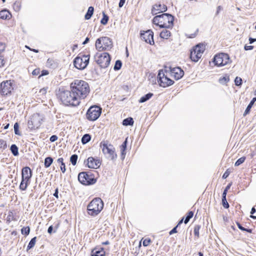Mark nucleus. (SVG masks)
I'll return each mask as SVG.
<instances>
[{
	"label": "nucleus",
	"mask_w": 256,
	"mask_h": 256,
	"mask_svg": "<svg viewBox=\"0 0 256 256\" xmlns=\"http://www.w3.org/2000/svg\"><path fill=\"white\" fill-rule=\"evenodd\" d=\"M70 87L74 94L80 98V100L84 99L90 92L88 84L82 80H74L71 83Z\"/></svg>",
	"instance_id": "f257e3e1"
},
{
	"label": "nucleus",
	"mask_w": 256,
	"mask_h": 256,
	"mask_svg": "<svg viewBox=\"0 0 256 256\" xmlns=\"http://www.w3.org/2000/svg\"><path fill=\"white\" fill-rule=\"evenodd\" d=\"M58 96L62 102L66 106H76L80 103V98H78L71 90L70 91L60 90Z\"/></svg>",
	"instance_id": "f03ea898"
},
{
	"label": "nucleus",
	"mask_w": 256,
	"mask_h": 256,
	"mask_svg": "<svg viewBox=\"0 0 256 256\" xmlns=\"http://www.w3.org/2000/svg\"><path fill=\"white\" fill-rule=\"evenodd\" d=\"M104 208V203L101 198H98L94 199L87 206L88 214L95 216L98 214Z\"/></svg>",
	"instance_id": "7ed1b4c3"
},
{
	"label": "nucleus",
	"mask_w": 256,
	"mask_h": 256,
	"mask_svg": "<svg viewBox=\"0 0 256 256\" xmlns=\"http://www.w3.org/2000/svg\"><path fill=\"white\" fill-rule=\"evenodd\" d=\"M112 47V42L110 38L104 36L98 38L96 42V48L99 52L108 50Z\"/></svg>",
	"instance_id": "20e7f679"
},
{
	"label": "nucleus",
	"mask_w": 256,
	"mask_h": 256,
	"mask_svg": "<svg viewBox=\"0 0 256 256\" xmlns=\"http://www.w3.org/2000/svg\"><path fill=\"white\" fill-rule=\"evenodd\" d=\"M205 50V46L198 44L193 47L190 51V58L192 61L197 62L201 58Z\"/></svg>",
	"instance_id": "39448f33"
},
{
	"label": "nucleus",
	"mask_w": 256,
	"mask_h": 256,
	"mask_svg": "<svg viewBox=\"0 0 256 256\" xmlns=\"http://www.w3.org/2000/svg\"><path fill=\"white\" fill-rule=\"evenodd\" d=\"M168 70H161L158 76V82L160 86L166 88L172 85L174 82L168 76Z\"/></svg>",
	"instance_id": "423d86ee"
},
{
	"label": "nucleus",
	"mask_w": 256,
	"mask_h": 256,
	"mask_svg": "<svg viewBox=\"0 0 256 256\" xmlns=\"http://www.w3.org/2000/svg\"><path fill=\"white\" fill-rule=\"evenodd\" d=\"M94 60L102 68H107L110 62V58L108 52H104L102 54L97 53L94 56Z\"/></svg>",
	"instance_id": "0eeeda50"
},
{
	"label": "nucleus",
	"mask_w": 256,
	"mask_h": 256,
	"mask_svg": "<svg viewBox=\"0 0 256 256\" xmlns=\"http://www.w3.org/2000/svg\"><path fill=\"white\" fill-rule=\"evenodd\" d=\"M102 113V108L97 106H91L88 110L86 117L89 120H96Z\"/></svg>",
	"instance_id": "6e6552de"
},
{
	"label": "nucleus",
	"mask_w": 256,
	"mask_h": 256,
	"mask_svg": "<svg viewBox=\"0 0 256 256\" xmlns=\"http://www.w3.org/2000/svg\"><path fill=\"white\" fill-rule=\"evenodd\" d=\"M100 148L103 153L108 158L112 160L116 158V154L115 153L114 148L112 145L108 144L105 142H103L100 143Z\"/></svg>",
	"instance_id": "1a4fd4ad"
},
{
	"label": "nucleus",
	"mask_w": 256,
	"mask_h": 256,
	"mask_svg": "<svg viewBox=\"0 0 256 256\" xmlns=\"http://www.w3.org/2000/svg\"><path fill=\"white\" fill-rule=\"evenodd\" d=\"M43 120V116L39 114H34L28 121V126L30 130H36L38 128Z\"/></svg>",
	"instance_id": "9d476101"
},
{
	"label": "nucleus",
	"mask_w": 256,
	"mask_h": 256,
	"mask_svg": "<svg viewBox=\"0 0 256 256\" xmlns=\"http://www.w3.org/2000/svg\"><path fill=\"white\" fill-rule=\"evenodd\" d=\"M89 60V55H82V56H78L74 60V64L76 68L84 70L88 66Z\"/></svg>",
	"instance_id": "9b49d317"
},
{
	"label": "nucleus",
	"mask_w": 256,
	"mask_h": 256,
	"mask_svg": "<svg viewBox=\"0 0 256 256\" xmlns=\"http://www.w3.org/2000/svg\"><path fill=\"white\" fill-rule=\"evenodd\" d=\"M174 17L168 14H161L160 28H172L174 25Z\"/></svg>",
	"instance_id": "f8f14e48"
},
{
	"label": "nucleus",
	"mask_w": 256,
	"mask_h": 256,
	"mask_svg": "<svg viewBox=\"0 0 256 256\" xmlns=\"http://www.w3.org/2000/svg\"><path fill=\"white\" fill-rule=\"evenodd\" d=\"M214 62L218 66H225L230 62L229 56L224 53L216 54L214 58Z\"/></svg>",
	"instance_id": "ddd939ff"
},
{
	"label": "nucleus",
	"mask_w": 256,
	"mask_h": 256,
	"mask_svg": "<svg viewBox=\"0 0 256 256\" xmlns=\"http://www.w3.org/2000/svg\"><path fill=\"white\" fill-rule=\"evenodd\" d=\"M13 80L4 81L0 84V92L2 95L6 96L10 94L14 90Z\"/></svg>",
	"instance_id": "4468645a"
},
{
	"label": "nucleus",
	"mask_w": 256,
	"mask_h": 256,
	"mask_svg": "<svg viewBox=\"0 0 256 256\" xmlns=\"http://www.w3.org/2000/svg\"><path fill=\"white\" fill-rule=\"evenodd\" d=\"M78 180L79 182L84 185L94 184L96 180L94 178H90L86 172H82L78 174Z\"/></svg>",
	"instance_id": "2eb2a0df"
},
{
	"label": "nucleus",
	"mask_w": 256,
	"mask_h": 256,
	"mask_svg": "<svg viewBox=\"0 0 256 256\" xmlns=\"http://www.w3.org/2000/svg\"><path fill=\"white\" fill-rule=\"evenodd\" d=\"M169 69L170 76L176 80L181 78L184 74V71L179 67H170Z\"/></svg>",
	"instance_id": "dca6fc26"
},
{
	"label": "nucleus",
	"mask_w": 256,
	"mask_h": 256,
	"mask_svg": "<svg viewBox=\"0 0 256 256\" xmlns=\"http://www.w3.org/2000/svg\"><path fill=\"white\" fill-rule=\"evenodd\" d=\"M140 35L142 39L144 40L146 43L150 44L151 45L154 44V33L152 30H148L143 33L141 32Z\"/></svg>",
	"instance_id": "f3484780"
},
{
	"label": "nucleus",
	"mask_w": 256,
	"mask_h": 256,
	"mask_svg": "<svg viewBox=\"0 0 256 256\" xmlns=\"http://www.w3.org/2000/svg\"><path fill=\"white\" fill-rule=\"evenodd\" d=\"M167 10V7L164 4H155L152 9V13L153 15L164 12Z\"/></svg>",
	"instance_id": "a211bd4d"
},
{
	"label": "nucleus",
	"mask_w": 256,
	"mask_h": 256,
	"mask_svg": "<svg viewBox=\"0 0 256 256\" xmlns=\"http://www.w3.org/2000/svg\"><path fill=\"white\" fill-rule=\"evenodd\" d=\"M22 180L30 182L32 176V172L30 168L28 166H26L22 169Z\"/></svg>",
	"instance_id": "6ab92c4d"
},
{
	"label": "nucleus",
	"mask_w": 256,
	"mask_h": 256,
	"mask_svg": "<svg viewBox=\"0 0 256 256\" xmlns=\"http://www.w3.org/2000/svg\"><path fill=\"white\" fill-rule=\"evenodd\" d=\"M100 160L92 157H90L87 160V165L89 168L96 169L100 166Z\"/></svg>",
	"instance_id": "aec40b11"
},
{
	"label": "nucleus",
	"mask_w": 256,
	"mask_h": 256,
	"mask_svg": "<svg viewBox=\"0 0 256 256\" xmlns=\"http://www.w3.org/2000/svg\"><path fill=\"white\" fill-rule=\"evenodd\" d=\"M105 252L102 248L101 250H93L92 251L91 256H104Z\"/></svg>",
	"instance_id": "412c9836"
},
{
	"label": "nucleus",
	"mask_w": 256,
	"mask_h": 256,
	"mask_svg": "<svg viewBox=\"0 0 256 256\" xmlns=\"http://www.w3.org/2000/svg\"><path fill=\"white\" fill-rule=\"evenodd\" d=\"M256 101V97L252 99V100L250 101V102L248 105V106L247 108H246V109L244 113V116H246L247 114H248L250 112L252 107V106L253 104H254V103Z\"/></svg>",
	"instance_id": "4be33fe9"
},
{
	"label": "nucleus",
	"mask_w": 256,
	"mask_h": 256,
	"mask_svg": "<svg viewBox=\"0 0 256 256\" xmlns=\"http://www.w3.org/2000/svg\"><path fill=\"white\" fill-rule=\"evenodd\" d=\"M10 13L6 10H2L0 12V18L6 20L10 18Z\"/></svg>",
	"instance_id": "5701e85b"
},
{
	"label": "nucleus",
	"mask_w": 256,
	"mask_h": 256,
	"mask_svg": "<svg viewBox=\"0 0 256 256\" xmlns=\"http://www.w3.org/2000/svg\"><path fill=\"white\" fill-rule=\"evenodd\" d=\"M170 36V32L166 29L163 30L160 33V36L164 39H168Z\"/></svg>",
	"instance_id": "b1692460"
},
{
	"label": "nucleus",
	"mask_w": 256,
	"mask_h": 256,
	"mask_svg": "<svg viewBox=\"0 0 256 256\" xmlns=\"http://www.w3.org/2000/svg\"><path fill=\"white\" fill-rule=\"evenodd\" d=\"M153 96V94L152 93H148L146 94V95L142 96L138 100L139 102L140 103H143L144 102H146V101L150 100L152 96Z\"/></svg>",
	"instance_id": "393cba45"
},
{
	"label": "nucleus",
	"mask_w": 256,
	"mask_h": 256,
	"mask_svg": "<svg viewBox=\"0 0 256 256\" xmlns=\"http://www.w3.org/2000/svg\"><path fill=\"white\" fill-rule=\"evenodd\" d=\"M94 12V8L92 6H90L88 8V12L85 15V18L86 20H89L92 16Z\"/></svg>",
	"instance_id": "a878e982"
},
{
	"label": "nucleus",
	"mask_w": 256,
	"mask_h": 256,
	"mask_svg": "<svg viewBox=\"0 0 256 256\" xmlns=\"http://www.w3.org/2000/svg\"><path fill=\"white\" fill-rule=\"evenodd\" d=\"M127 145V138L126 139L124 142L122 143L121 146V151H122V158L124 159L126 155V149Z\"/></svg>",
	"instance_id": "bb28decb"
},
{
	"label": "nucleus",
	"mask_w": 256,
	"mask_h": 256,
	"mask_svg": "<svg viewBox=\"0 0 256 256\" xmlns=\"http://www.w3.org/2000/svg\"><path fill=\"white\" fill-rule=\"evenodd\" d=\"M134 121L132 118H125L122 121V124L124 126H132L134 124Z\"/></svg>",
	"instance_id": "cd10ccee"
},
{
	"label": "nucleus",
	"mask_w": 256,
	"mask_h": 256,
	"mask_svg": "<svg viewBox=\"0 0 256 256\" xmlns=\"http://www.w3.org/2000/svg\"><path fill=\"white\" fill-rule=\"evenodd\" d=\"M30 182L28 181H26L24 180H22L21 182L20 185V188L22 190H25L28 185L30 184Z\"/></svg>",
	"instance_id": "c85d7f7f"
},
{
	"label": "nucleus",
	"mask_w": 256,
	"mask_h": 256,
	"mask_svg": "<svg viewBox=\"0 0 256 256\" xmlns=\"http://www.w3.org/2000/svg\"><path fill=\"white\" fill-rule=\"evenodd\" d=\"M91 140V136L89 134H84L82 138V142L83 144H86L88 142Z\"/></svg>",
	"instance_id": "c756f323"
},
{
	"label": "nucleus",
	"mask_w": 256,
	"mask_h": 256,
	"mask_svg": "<svg viewBox=\"0 0 256 256\" xmlns=\"http://www.w3.org/2000/svg\"><path fill=\"white\" fill-rule=\"evenodd\" d=\"M10 150L14 156H17L18 154V148L16 144H12L10 146Z\"/></svg>",
	"instance_id": "7c9ffc66"
},
{
	"label": "nucleus",
	"mask_w": 256,
	"mask_h": 256,
	"mask_svg": "<svg viewBox=\"0 0 256 256\" xmlns=\"http://www.w3.org/2000/svg\"><path fill=\"white\" fill-rule=\"evenodd\" d=\"M161 20V14L154 16L153 18L152 22L154 24L160 27Z\"/></svg>",
	"instance_id": "2f4dec72"
},
{
	"label": "nucleus",
	"mask_w": 256,
	"mask_h": 256,
	"mask_svg": "<svg viewBox=\"0 0 256 256\" xmlns=\"http://www.w3.org/2000/svg\"><path fill=\"white\" fill-rule=\"evenodd\" d=\"M36 237H34L31 239L28 246L27 250H29L31 249L34 246L36 242Z\"/></svg>",
	"instance_id": "473e14b6"
},
{
	"label": "nucleus",
	"mask_w": 256,
	"mask_h": 256,
	"mask_svg": "<svg viewBox=\"0 0 256 256\" xmlns=\"http://www.w3.org/2000/svg\"><path fill=\"white\" fill-rule=\"evenodd\" d=\"M53 160L51 157H47L44 160V166L48 168L52 164Z\"/></svg>",
	"instance_id": "72a5a7b5"
},
{
	"label": "nucleus",
	"mask_w": 256,
	"mask_h": 256,
	"mask_svg": "<svg viewBox=\"0 0 256 256\" xmlns=\"http://www.w3.org/2000/svg\"><path fill=\"white\" fill-rule=\"evenodd\" d=\"M230 80L229 76H225L219 79V82L221 84H226Z\"/></svg>",
	"instance_id": "f704fd0d"
},
{
	"label": "nucleus",
	"mask_w": 256,
	"mask_h": 256,
	"mask_svg": "<svg viewBox=\"0 0 256 256\" xmlns=\"http://www.w3.org/2000/svg\"><path fill=\"white\" fill-rule=\"evenodd\" d=\"M122 66V62L120 60H117L116 62L114 69L115 70H118L120 69Z\"/></svg>",
	"instance_id": "c9c22d12"
},
{
	"label": "nucleus",
	"mask_w": 256,
	"mask_h": 256,
	"mask_svg": "<svg viewBox=\"0 0 256 256\" xmlns=\"http://www.w3.org/2000/svg\"><path fill=\"white\" fill-rule=\"evenodd\" d=\"M103 18L100 20L102 24L105 25L108 23V16L105 14L104 12H102Z\"/></svg>",
	"instance_id": "e433bc0d"
},
{
	"label": "nucleus",
	"mask_w": 256,
	"mask_h": 256,
	"mask_svg": "<svg viewBox=\"0 0 256 256\" xmlns=\"http://www.w3.org/2000/svg\"><path fill=\"white\" fill-rule=\"evenodd\" d=\"M78 156L76 154H72L70 158V162L72 165L74 166L76 164L78 160Z\"/></svg>",
	"instance_id": "4c0bfd02"
},
{
	"label": "nucleus",
	"mask_w": 256,
	"mask_h": 256,
	"mask_svg": "<svg viewBox=\"0 0 256 256\" xmlns=\"http://www.w3.org/2000/svg\"><path fill=\"white\" fill-rule=\"evenodd\" d=\"M194 216V212L192 211L190 212H189L188 214H187V216L184 220V224H187L193 216Z\"/></svg>",
	"instance_id": "58836bf2"
},
{
	"label": "nucleus",
	"mask_w": 256,
	"mask_h": 256,
	"mask_svg": "<svg viewBox=\"0 0 256 256\" xmlns=\"http://www.w3.org/2000/svg\"><path fill=\"white\" fill-rule=\"evenodd\" d=\"M30 228L27 227H24L21 230V232L22 234H25L26 236L30 234Z\"/></svg>",
	"instance_id": "ea45409f"
},
{
	"label": "nucleus",
	"mask_w": 256,
	"mask_h": 256,
	"mask_svg": "<svg viewBox=\"0 0 256 256\" xmlns=\"http://www.w3.org/2000/svg\"><path fill=\"white\" fill-rule=\"evenodd\" d=\"M200 225H196L194 228V234L198 238L199 237V230H200Z\"/></svg>",
	"instance_id": "a19ab883"
},
{
	"label": "nucleus",
	"mask_w": 256,
	"mask_h": 256,
	"mask_svg": "<svg viewBox=\"0 0 256 256\" xmlns=\"http://www.w3.org/2000/svg\"><path fill=\"white\" fill-rule=\"evenodd\" d=\"M246 160V158L243 156V157H242L240 158H238L236 162H235V166H240V164H242L244 160Z\"/></svg>",
	"instance_id": "79ce46f5"
},
{
	"label": "nucleus",
	"mask_w": 256,
	"mask_h": 256,
	"mask_svg": "<svg viewBox=\"0 0 256 256\" xmlns=\"http://www.w3.org/2000/svg\"><path fill=\"white\" fill-rule=\"evenodd\" d=\"M14 131L15 134L16 135L20 136V132L18 130L19 126H18V123L16 122L14 124Z\"/></svg>",
	"instance_id": "37998d69"
},
{
	"label": "nucleus",
	"mask_w": 256,
	"mask_h": 256,
	"mask_svg": "<svg viewBox=\"0 0 256 256\" xmlns=\"http://www.w3.org/2000/svg\"><path fill=\"white\" fill-rule=\"evenodd\" d=\"M235 84L237 86H240L242 84V80L240 78L236 76L234 80Z\"/></svg>",
	"instance_id": "c03bdc74"
},
{
	"label": "nucleus",
	"mask_w": 256,
	"mask_h": 256,
	"mask_svg": "<svg viewBox=\"0 0 256 256\" xmlns=\"http://www.w3.org/2000/svg\"><path fill=\"white\" fill-rule=\"evenodd\" d=\"M13 7L16 11H18L20 8V4L19 2H16L14 4Z\"/></svg>",
	"instance_id": "a18cd8bd"
},
{
	"label": "nucleus",
	"mask_w": 256,
	"mask_h": 256,
	"mask_svg": "<svg viewBox=\"0 0 256 256\" xmlns=\"http://www.w3.org/2000/svg\"><path fill=\"white\" fill-rule=\"evenodd\" d=\"M222 204L223 206L226 208H229V204L226 201V198H222Z\"/></svg>",
	"instance_id": "49530a36"
},
{
	"label": "nucleus",
	"mask_w": 256,
	"mask_h": 256,
	"mask_svg": "<svg viewBox=\"0 0 256 256\" xmlns=\"http://www.w3.org/2000/svg\"><path fill=\"white\" fill-rule=\"evenodd\" d=\"M237 224H238V228L241 230H242V231H246V232H252V230L250 229H248V228H244L243 226H241V224L239 223H237Z\"/></svg>",
	"instance_id": "de8ad7c7"
},
{
	"label": "nucleus",
	"mask_w": 256,
	"mask_h": 256,
	"mask_svg": "<svg viewBox=\"0 0 256 256\" xmlns=\"http://www.w3.org/2000/svg\"><path fill=\"white\" fill-rule=\"evenodd\" d=\"M6 147V142L2 139H0V148H5Z\"/></svg>",
	"instance_id": "09e8293b"
},
{
	"label": "nucleus",
	"mask_w": 256,
	"mask_h": 256,
	"mask_svg": "<svg viewBox=\"0 0 256 256\" xmlns=\"http://www.w3.org/2000/svg\"><path fill=\"white\" fill-rule=\"evenodd\" d=\"M150 239H145L144 240L143 242H142V244L144 246H148L150 242Z\"/></svg>",
	"instance_id": "8fccbe9b"
},
{
	"label": "nucleus",
	"mask_w": 256,
	"mask_h": 256,
	"mask_svg": "<svg viewBox=\"0 0 256 256\" xmlns=\"http://www.w3.org/2000/svg\"><path fill=\"white\" fill-rule=\"evenodd\" d=\"M6 48V44L0 42V53L3 52Z\"/></svg>",
	"instance_id": "3c124183"
},
{
	"label": "nucleus",
	"mask_w": 256,
	"mask_h": 256,
	"mask_svg": "<svg viewBox=\"0 0 256 256\" xmlns=\"http://www.w3.org/2000/svg\"><path fill=\"white\" fill-rule=\"evenodd\" d=\"M58 140V136L56 135H52L50 137V140L52 142H54Z\"/></svg>",
	"instance_id": "603ef678"
},
{
	"label": "nucleus",
	"mask_w": 256,
	"mask_h": 256,
	"mask_svg": "<svg viewBox=\"0 0 256 256\" xmlns=\"http://www.w3.org/2000/svg\"><path fill=\"white\" fill-rule=\"evenodd\" d=\"M4 64V60L2 56H0V67L3 66Z\"/></svg>",
	"instance_id": "864d4df0"
},
{
	"label": "nucleus",
	"mask_w": 256,
	"mask_h": 256,
	"mask_svg": "<svg viewBox=\"0 0 256 256\" xmlns=\"http://www.w3.org/2000/svg\"><path fill=\"white\" fill-rule=\"evenodd\" d=\"M60 168L62 172L63 173L65 172L66 169V166H65V164L64 162L62 163V164H60Z\"/></svg>",
	"instance_id": "5fc2aeb1"
},
{
	"label": "nucleus",
	"mask_w": 256,
	"mask_h": 256,
	"mask_svg": "<svg viewBox=\"0 0 256 256\" xmlns=\"http://www.w3.org/2000/svg\"><path fill=\"white\" fill-rule=\"evenodd\" d=\"M230 174V172H228V170H226L222 178L224 179H226V178H227L228 177V176H229Z\"/></svg>",
	"instance_id": "6e6d98bb"
},
{
	"label": "nucleus",
	"mask_w": 256,
	"mask_h": 256,
	"mask_svg": "<svg viewBox=\"0 0 256 256\" xmlns=\"http://www.w3.org/2000/svg\"><path fill=\"white\" fill-rule=\"evenodd\" d=\"M253 48H254V46H246V45L244 46V49L246 50H252Z\"/></svg>",
	"instance_id": "4d7b16f0"
},
{
	"label": "nucleus",
	"mask_w": 256,
	"mask_h": 256,
	"mask_svg": "<svg viewBox=\"0 0 256 256\" xmlns=\"http://www.w3.org/2000/svg\"><path fill=\"white\" fill-rule=\"evenodd\" d=\"M178 226H176V227L173 228L170 232V234H172L174 233H176L177 232L176 228H177Z\"/></svg>",
	"instance_id": "13d9d810"
},
{
	"label": "nucleus",
	"mask_w": 256,
	"mask_h": 256,
	"mask_svg": "<svg viewBox=\"0 0 256 256\" xmlns=\"http://www.w3.org/2000/svg\"><path fill=\"white\" fill-rule=\"evenodd\" d=\"M46 88H42L40 90V93L42 95L45 94H46Z\"/></svg>",
	"instance_id": "bf43d9fd"
},
{
	"label": "nucleus",
	"mask_w": 256,
	"mask_h": 256,
	"mask_svg": "<svg viewBox=\"0 0 256 256\" xmlns=\"http://www.w3.org/2000/svg\"><path fill=\"white\" fill-rule=\"evenodd\" d=\"M126 0H120L118 6L120 8H122Z\"/></svg>",
	"instance_id": "052dcab7"
},
{
	"label": "nucleus",
	"mask_w": 256,
	"mask_h": 256,
	"mask_svg": "<svg viewBox=\"0 0 256 256\" xmlns=\"http://www.w3.org/2000/svg\"><path fill=\"white\" fill-rule=\"evenodd\" d=\"M222 10V7L221 6H218L217 7V10H216V15H218L220 12Z\"/></svg>",
	"instance_id": "680f3d73"
},
{
	"label": "nucleus",
	"mask_w": 256,
	"mask_h": 256,
	"mask_svg": "<svg viewBox=\"0 0 256 256\" xmlns=\"http://www.w3.org/2000/svg\"><path fill=\"white\" fill-rule=\"evenodd\" d=\"M52 230H53V227L52 226H49V228H48V233H49L50 234H52Z\"/></svg>",
	"instance_id": "e2e57ef3"
},
{
	"label": "nucleus",
	"mask_w": 256,
	"mask_h": 256,
	"mask_svg": "<svg viewBox=\"0 0 256 256\" xmlns=\"http://www.w3.org/2000/svg\"><path fill=\"white\" fill-rule=\"evenodd\" d=\"M58 189L56 188V190H55V192L54 193V196H55L56 198H58Z\"/></svg>",
	"instance_id": "0e129e2a"
},
{
	"label": "nucleus",
	"mask_w": 256,
	"mask_h": 256,
	"mask_svg": "<svg viewBox=\"0 0 256 256\" xmlns=\"http://www.w3.org/2000/svg\"><path fill=\"white\" fill-rule=\"evenodd\" d=\"M63 160L62 158H59L57 160V162L61 164L62 163H64Z\"/></svg>",
	"instance_id": "69168bd1"
},
{
	"label": "nucleus",
	"mask_w": 256,
	"mask_h": 256,
	"mask_svg": "<svg viewBox=\"0 0 256 256\" xmlns=\"http://www.w3.org/2000/svg\"><path fill=\"white\" fill-rule=\"evenodd\" d=\"M249 42L250 44H252L254 42H256V38H249Z\"/></svg>",
	"instance_id": "338daca9"
},
{
	"label": "nucleus",
	"mask_w": 256,
	"mask_h": 256,
	"mask_svg": "<svg viewBox=\"0 0 256 256\" xmlns=\"http://www.w3.org/2000/svg\"><path fill=\"white\" fill-rule=\"evenodd\" d=\"M227 190H224L222 193V198H226V194H227Z\"/></svg>",
	"instance_id": "774afa93"
}]
</instances>
